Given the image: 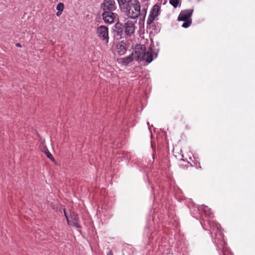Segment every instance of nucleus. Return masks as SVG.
<instances>
[{
  "label": "nucleus",
  "mask_w": 255,
  "mask_h": 255,
  "mask_svg": "<svg viewBox=\"0 0 255 255\" xmlns=\"http://www.w3.org/2000/svg\"><path fill=\"white\" fill-rule=\"evenodd\" d=\"M128 10L127 15L128 17L136 19L140 15V4L138 0H131L130 2L126 4Z\"/></svg>",
  "instance_id": "1"
},
{
  "label": "nucleus",
  "mask_w": 255,
  "mask_h": 255,
  "mask_svg": "<svg viewBox=\"0 0 255 255\" xmlns=\"http://www.w3.org/2000/svg\"><path fill=\"white\" fill-rule=\"evenodd\" d=\"M97 35L102 40H106V43H108L109 34L108 28L104 25H101L97 28Z\"/></svg>",
  "instance_id": "2"
},
{
  "label": "nucleus",
  "mask_w": 255,
  "mask_h": 255,
  "mask_svg": "<svg viewBox=\"0 0 255 255\" xmlns=\"http://www.w3.org/2000/svg\"><path fill=\"white\" fill-rule=\"evenodd\" d=\"M146 50V47L144 45H136L134 49L133 56L136 60H140L143 58L144 53Z\"/></svg>",
  "instance_id": "3"
},
{
  "label": "nucleus",
  "mask_w": 255,
  "mask_h": 255,
  "mask_svg": "<svg viewBox=\"0 0 255 255\" xmlns=\"http://www.w3.org/2000/svg\"><path fill=\"white\" fill-rule=\"evenodd\" d=\"M101 7L104 11H113L116 8L115 2L114 0H104L101 4Z\"/></svg>",
  "instance_id": "4"
},
{
  "label": "nucleus",
  "mask_w": 255,
  "mask_h": 255,
  "mask_svg": "<svg viewBox=\"0 0 255 255\" xmlns=\"http://www.w3.org/2000/svg\"><path fill=\"white\" fill-rule=\"evenodd\" d=\"M64 214L65 217L67 219V222L69 225H71L74 226L77 228H80L81 226L79 224V218L77 214H75L74 213H72L70 215V219H69L64 211Z\"/></svg>",
  "instance_id": "5"
},
{
  "label": "nucleus",
  "mask_w": 255,
  "mask_h": 255,
  "mask_svg": "<svg viewBox=\"0 0 255 255\" xmlns=\"http://www.w3.org/2000/svg\"><path fill=\"white\" fill-rule=\"evenodd\" d=\"M116 13L113 11H105L102 13L103 19L105 23L111 24L116 18Z\"/></svg>",
  "instance_id": "6"
},
{
  "label": "nucleus",
  "mask_w": 255,
  "mask_h": 255,
  "mask_svg": "<svg viewBox=\"0 0 255 255\" xmlns=\"http://www.w3.org/2000/svg\"><path fill=\"white\" fill-rule=\"evenodd\" d=\"M193 10L191 9L182 10L178 16V20L179 21H187L191 19Z\"/></svg>",
  "instance_id": "7"
},
{
  "label": "nucleus",
  "mask_w": 255,
  "mask_h": 255,
  "mask_svg": "<svg viewBox=\"0 0 255 255\" xmlns=\"http://www.w3.org/2000/svg\"><path fill=\"white\" fill-rule=\"evenodd\" d=\"M125 28V33L127 35H130L135 31V26L133 21L128 20L123 25Z\"/></svg>",
  "instance_id": "8"
},
{
  "label": "nucleus",
  "mask_w": 255,
  "mask_h": 255,
  "mask_svg": "<svg viewBox=\"0 0 255 255\" xmlns=\"http://www.w3.org/2000/svg\"><path fill=\"white\" fill-rule=\"evenodd\" d=\"M144 60L148 63H150L153 60V54L151 49H150L147 51H145L143 58H141L140 61Z\"/></svg>",
  "instance_id": "9"
},
{
  "label": "nucleus",
  "mask_w": 255,
  "mask_h": 255,
  "mask_svg": "<svg viewBox=\"0 0 255 255\" xmlns=\"http://www.w3.org/2000/svg\"><path fill=\"white\" fill-rule=\"evenodd\" d=\"M115 28L114 32L116 33L117 36L121 38L123 33V28H124L123 24L121 22H118L116 23Z\"/></svg>",
  "instance_id": "10"
},
{
  "label": "nucleus",
  "mask_w": 255,
  "mask_h": 255,
  "mask_svg": "<svg viewBox=\"0 0 255 255\" xmlns=\"http://www.w3.org/2000/svg\"><path fill=\"white\" fill-rule=\"evenodd\" d=\"M159 10L160 6L157 4H155L152 7L149 15L156 18L158 15Z\"/></svg>",
  "instance_id": "11"
},
{
  "label": "nucleus",
  "mask_w": 255,
  "mask_h": 255,
  "mask_svg": "<svg viewBox=\"0 0 255 255\" xmlns=\"http://www.w3.org/2000/svg\"><path fill=\"white\" fill-rule=\"evenodd\" d=\"M133 53H132L128 56L126 57L125 58L122 59H121V60H122L121 63L125 66L128 65V64H129V63H130L131 62H132L133 61Z\"/></svg>",
  "instance_id": "12"
},
{
  "label": "nucleus",
  "mask_w": 255,
  "mask_h": 255,
  "mask_svg": "<svg viewBox=\"0 0 255 255\" xmlns=\"http://www.w3.org/2000/svg\"><path fill=\"white\" fill-rule=\"evenodd\" d=\"M117 49L118 53L120 55H123L127 51L125 46L121 44H118L117 45Z\"/></svg>",
  "instance_id": "13"
},
{
  "label": "nucleus",
  "mask_w": 255,
  "mask_h": 255,
  "mask_svg": "<svg viewBox=\"0 0 255 255\" xmlns=\"http://www.w3.org/2000/svg\"><path fill=\"white\" fill-rule=\"evenodd\" d=\"M146 12H147V9L146 8H143L141 10H140V15L139 16H140V20H142L143 21H144V19H145V16H146Z\"/></svg>",
  "instance_id": "14"
},
{
  "label": "nucleus",
  "mask_w": 255,
  "mask_h": 255,
  "mask_svg": "<svg viewBox=\"0 0 255 255\" xmlns=\"http://www.w3.org/2000/svg\"><path fill=\"white\" fill-rule=\"evenodd\" d=\"M119 5L121 6L122 5H124L125 4H128L130 2L131 0H117Z\"/></svg>",
  "instance_id": "15"
},
{
  "label": "nucleus",
  "mask_w": 255,
  "mask_h": 255,
  "mask_svg": "<svg viewBox=\"0 0 255 255\" xmlns=\"http://www.w3.org/2000/svg\"><path fill=\"white\" fill-rule=\"evenodd\" d=\"M45 153L49 159H50L52 161H55V160L52 156V155L51 154V153L49 151V150L46 149L45 151Z\"/></svg>",
  "instance_id": "16"
},
{
  "label": "nucleus",
  "mask_w": 255,
  "mask_h": 255,
  "mask_svg": "<svg viewBox=\"0 0 255 255\" xmlns=\"http://www.w3.org/2000/svg\"><path fill=\"white\" fill-rule=\"evenodd\" d=\"M184 22L183 23L182 26L184 28H187L189 26H190V25L191 24V23H192V20L191 19H189V20H186V21H184Z\"/></svg>",
  "instance_id": "17"
},
{
  "label": "nucleus",
  "mask_w": 255,
  "mask_h": 255,
  "mask_svg": "<svg viewBox=\"0 0 255 255\" xmlns=\"http://www.w3.org/2000/svg\"><path fill=\"white\" fill-rule=\"evenodd\" d=\"M169 2L173 6L176 8L179 3V0H169Z\"/></svg>",
  "instance_id": "18"
},
{
  "label": "nucleus",
  "mask_w": 255,
  "mask_h": 255,
  "mask_svg": "<svg viewBox=\"0 0 255 255\" xmlns=\"http://www.w3.org/2000/svg\"><path fill=\"white\" fill-rule=\"evenodd\" d=\"M56 9L58 11H62L63 9H64V4H63V3H62L61 2H59V3H58V4L57 5V6H56Z\"/></svg>",
  "instance_id": "19"
},
{
  "label": "nucleus",
  "mask_w": 255,
  "mask_h": 255,
  "mask_svg": "<svg viewBox=\"0 0 255 255\" xmlns=\"http://www.w3.org/2000/svg\"><path fill=\"white\" fill-rule=\"evenodd\" d=\"M155 17H154L153 16H151V15H149V17L148 18V19L147 20V24H148V25H150L151 24L152 22L153 21V20L155 19Z\"/></svg>",
  "instance_id": "20"
},
{
  "label": "nucleus",
  "mask_w": 255,
  "mask_h": 255,
  "mask_svg": "<svg viewBox=\"0 0 255 255\" xmlns=\"http://www.w3.org/2000/svg\"><path fill=\"white\" fill-rule=\"evenodd\" d=\"M61 13H62V11H60L58 10V11L56 13L57 16H60V15L61 14Z\"/></svg>",
  "instance_id": "21"
},
{
  "label": "nucleus",
  "mask_w": 255,
  "mask_h": 255,
  "mask_svg": "<svg viewBox=\"0 0 255 255\" xmlns=\"http://www.w3.org/2000/svg\"><path fill=\"white\" fill-rule=\"evenodd\" d=\"M16 46L17 47H20V46H21V45H20V43H16Z\"/></svg>",
  "instance_id": "22"
},
{
  "label": "nucleus",
  "mask_w": 255,
  "mask_h": 255,
  "mask_svg": "<svg viewBox=\"0 0 255 255\" xmlns=\"http://www.w3.org/2000/svg\"><path fill=\"white\" fill-rule=\"evenodd\" d=\"M107 255H113L111 252H110Z\"/></svg>",
  "instance_id": "23"
}]
</instances>
